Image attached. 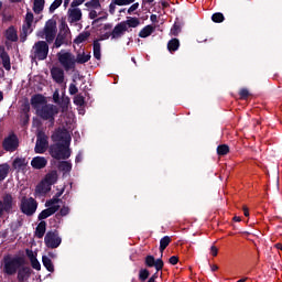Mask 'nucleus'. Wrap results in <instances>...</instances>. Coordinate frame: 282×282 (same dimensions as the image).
<instances>
[{
    "label": "nucleus",
    "instance_id": "f257e3e1",
    "mask_svg": "<svg viewBox=\"0 0 282 282\" xmlns=\"http://www.w3.org/2000/svg\"><path fill=\"white\" fill-rule=\"evenodd\" d=\"M22 265H25V258L7 254L2 258L1 261L2 274H6L7 276H14V274H17L19 271V268Z\"/></svg>",
    "mask_w": 282,
    "mask_h": 282
},
{
    "label": "nucleus",
    "instance_id": "f03ea898",
    "mask_svg": "<svg viewBox=\"0 0 282 282\" xmlns=\"http://www.w3.org/2000/svg\"><path fill=\"white\" fill-rule=\"evenodd\" d=\"M48 153L54 160H69L72 156V150L67 143L51 144Z\"/></svg>",
    "mask_w": 282,
    "mask_h": 282
},
{
    "label": "nucleus",
    "instance_id": "7ed1b4c3",
    "mask_svg": "<svg viewBox=\"0 0 282 282\" xmlns=\"http://www.w3.org/2000/svg\"><path fill=\"white\" fill-rule=\"evenodd\" d=\"M50 54V45L45 41H37L33 45L31 59L32 61H45Z\"/></svg>",
    "mask_w": 282,
    "mask_h": 282
},
{
    "label": "nucleus",
    "instance_id": "20e7f679",
    "mask_svg": "<svg viewBox=\"0 0 282 282\" xmlns=\"http://www.w3.org/2000/svg\"><path fill=\"white\" fill-rule=\"evenodd\" d=\"M32 23H34V13L31 11H28L25 14L24 22L22 24V28L20 30V41L21 43H25L28 41V36L34 32V28L32 26Z\"/></svg>",
    "mask_w": 282,
    "mask_h": 282
},
{
    "label": "nucleus",
    "instance_id": "39448f33",
    "mask_svg": "<svg viewBox=\"0 0 282 282\" xmlns=\"http://www.w3.org/2000/svg\"><path fill=\"white\" fill-rule=\"evenodd\" d=\"M57 61L64 67V72H74L76 69V56L70 52L57 53Z\"/></svg>",
    "mask_w": 282,
    "mask_h": 282
},
{
    "label": "nucleus",
    "instance_id": "423d86ee",
    "mask_svg": "<svg viewBox=\"0 0 282 282\" xmlns=\"http://www.w3.org/2000/svg\"><path fill=\"white\" fill-rule=\"evenodd\" d=\"M36 208H39V203L34 197L28 198L26 196H23L21 198L20 210L23 215H26V217H32V215L36 213Z\"/></svg>",
    "mask_w": 282,
    "mask_h": 282
},
{
    "label": "nucleus",
    "instance_id": "0eeeda50",
    "mask_svg": "<svg viewBox=\"0 0 282 282\" xmlns=\"http://www.w3.org/2000/svg\"><path fill=\"white\" fill-rule=\"evenodd\" d=\"M36 113L42 120H48L51 124H54V117L58 113V107L52 104H45L36 110Z\"/></svg>",
    "mask_w": 282,
    "mask_h": 282
},
{
    "label": "nucleus",
    "instance_id": "6e6552de",
    "mask_svg": "<svg viewBox=\"0 0 282 282\" xmlns=\"http://www.w3.org/2000/svg\"><path fill=\"white\" fill-rule=\"evenodd\" d=\"M44 243L46 248H50L51 250H55V248H58L61 243H63V238L58 236V230H50L46 232L44 237Z\"/></svg>",
    "mask_w": 282,
    "mask_h": 282
},
{
    "label": "nucleus",
    "instance_id": "1a4fd4ad",
    "mask_svg": "<svg viewBox=\"0 0 282 282\" xmlns=\"http://www.w3.org/2000/svg\"><path fill=\"white\" fill-rule=\"evenodd\" d=\"M37 36H45L47 43H54V39H56V20H48L45 23L44 31L40 32Z\"/></svg>",
    "mask_w": 282,
    "mask_h": 282
},
{
    "label": "nucleus",
    "instance_id": "9d476101",
    "mask_svg": "<svg viewBox=\"0 0 282 282\" xmlns=\"http://www.w3.org/2000/svg\"><path fill=\"white\" fill-rule=\"evenodd\" d=\"M51 140L56 143L72 144V134L65 128H58L51 135Z\"/></svg>",
    "mask_w": 282,
    "mask_h": 282
},
{
    "label": "nucleus",
    "instance_id": "9b49d317",
    "mask_svg": "<svg viewBox=\"0 0 282 282\" xmlns=\"http://www.w3.org/2000/svg\"><path fill=\"white\" fill-rule=\"evenodd\" d=\"M48 140H50V138L47 137V134H45V132L39 131L36 133V142H35L34 152L40 153V154L45 153V151H47V148L50 147Z\"/></svg>",
    "mask_w": 282,
    "mask_h": 282
},
{
    "label": "nucleus",
    "instance_id": "f8f14e48",
    "mask_svg": "<svg viewBox=\"0 0 282 282\" xmlns=\"http://www.w3.org/2000/svg\"><path fill=\"white\" fill-rule=\"evenodd\" d=\"M2 149L9 153H14L19 149V137L11 133L2 141Z\"/></svg>",
    "mask_w": 282,
    "mask_h": 282
},
{
    "label": "nucleus",
    "instance_id": "ddd939ff",
    "mask_svg": "<svg viewBox=\"0 0 282 282\" xmlns=\"http://www.w3.org/2000/svg\"><path fill=\"white\" fill-rule=\"evenodd\" d=\"M144 265L145 268H155L156 272H160L164 269V260L162 258L155 260V257L149 254L144 258Z\"/></svg>",
    "mask_w": 282,
    "mask_h": 282
},
{
    "label": "nucleus",
    "instance_id": "4468645a",
    "mask_svg": "<svg viewBox=\"0 0 282 282\" xmlns=\"http://www.w3.org/2000/svg\"><path fill=\"white\" fill-rule=\"evenodd\" d=\"M32 272H34L32 270V268L23 264L17 271V281L18 282H28V281H30V278L32 276Z\"/></svg>",
    "mask_w": 282,
    "mask_h": 282
},
{
    "label": "nucleus",
    "instance_id": "2eb2a0df",
    "mask_svg": "<svg viewBox=\"0 0 282 282\" xmlns=\"http://www.w3.org/2000/svg\"><path fill=\"white\" fill-rule=\"evenodd\" d=\"M51 76L57 85H63V83H65V70L58 66H53L51 68Z\"/></svg>",
    "mask_w": 282,
    "mask_h": 282
},
{
    "label": "nucleus",
    "instance_id": "dca6fc26",
    "mask_svg": "<svg viewBox=\"0 0 282 282\" xmlns=\"http://www.w3.org/2000/svg\"><path fill=\"white\" fill-rule=\"evenodd\" d=\"M124 32H129V29L124 25L123 22H119L111 31V39H122V36H124Z\"/></svg>",
    "mask_w": 282,
    "mask_h": 282
},
{
    "label": "nucleus",
    "instance_id": "f3484780",
    "mask_svg": "<svg viewBox=\"0 0 282 282\" xmlns=\"http://www.w3.org/2000/svg\"><path fill=\"white\" fill-rule=\"evenodd\" d=\"M59 209H61V206L55 205L42 210L37 216L39 221H43V219H47V217H52V215H55V213H58Z\"/></svg>",
    "mask_w": 282,
    "mask_h": 282
},
{
    "label": "nucleus",
    "instance_id": "a211bd4d",
    "mask_svg": "<svg viewBox=\"0 0 282 282\" xmlns=\"http://www.w3.org/2000/svg\"><path fill=\"white\" fill-rule=\"evenodd\" d=\"M41 105H47V99H45V96L41 94L32 96L31 106L33 107V109H36V111H39V109H41Z\"/></svg>",
    "mask_w": 282,
    "mask_h": 282
},
{
    "label": "nucleus",
    "instance_id": "6ab92c4d",
    "mask_svg": "<svg viewBox=\"0 0 282 282\" xmlns=\"http://www.w3.org/2000/svg\"><path fill=\"white\" fill-rule=\"evenodd\" d=\"M12 167L18 172V173H23L25 169H28V160L25 158H15L12 162Z\"/></svg>",
    "mask_w": 282,
    "mask_h": 282
},
{
    "label": "nucleus",
    "instance_id": "aec40b11",
    "mask_svg": "<svg viewBox=\"0 0 282 282\" xmlns=\"http://www.w3.org/2000/svg\"><path fill=\"white\" fill-rule=\"evenodd\" d=\"M31 166L36 171H41V169H45L47 166V159L44 156H34L31 161Z\"/></svg>",
    "mask_w": 282,
    "mask_h": 282
},
{
    "label": "nucleus",
    "instance_id": "412c9836",
    "mask_svg": "<svg viewBox=\"0 0 282 282\" xmlns=\"http://www.w3.org/2000/svg\"><path fill=\"white\" fill-rule=\"evenodd\" d=\"M50 191H52V186L44 180H42L35 187V193L42 197L50 193Z\"/></svg>",
    "mask_w": 282,
    "mask_h": 282
},
{
    "label": "nucleus",
    "instance_id": "4be33fe9",
    "mask_svg": "<svg viewBox=\"0 0 282 282\" xmlns=\"http://www.w3.org/2000/svg\"><path fill=\"white\" fill-rule=\"evenodd\" d=\"M4 36L7 41H11V43H17V41H19V33L17 31V28H14V25H11L6 30Z\"/></svg>",
    "mask_w": 282,
    "mask_h": 282
},
{
    "label": "nucleus",
    "instance_id": "5701e85b",
    "mask_svg": "<svg viewBox=\"0 0 282 282\" xmlns=\"http://www.w3.org/2000/svg\"><path fill=\"white\" fill-rule=\"evenodd\" d=\"M2 208L4 209V213H12V194H6L2 198Z\"/></svg>",
    "mask_w": 282,
    "mask_h": 282
},
{
    "label": "nucleus",
    "instance_id": "b1692460",
    "mask_svg": "<svg viewBox=\"0 0 282 282\" xmlns=\"http://www.w3.org/2000/svg\"><path fill=\"white\" fill-rule=\"evenodd\" d=\"M66 39H67V29H65L64 26L63 29L59 30V33L55 39L54 47H61V45H64Z\"/></svg>",
    "mask_w": 282,
    "mask_h": 282
},
{
    "label": "nucleus",
    "instance_id": "393cba45",
    "mask_svg": "<svg viewBox=\"0 0 282 282\" xmlns=\"http://www.w3.org/2000/svg\"><path fill=\"white\" fill-rule=\"evenodd\" d=\"M47 223H45V220H41L35 228V237H37V239H43V237H45Z\"/></svg>",
    "mask_w": 282,
    "mask_h": 282
},
{
    "label": "nucleus",
    "instance_id": "a878e982",
    "mask_svg": "<svg viewBox=\"0 0 282 282\" xmlns=\"http://www.w3.org/2000/svg\"><path fill=\"white\" fill-rule=\"evenodd\" d=\"M0 58L2 61V66L4 67V69L7 72H10V69H12V64L10 63V55L8 54V52H6V50L0 53Z\"/></svg>",
    "mask_w": 282,
    "mask_h": 282
},
{
    "label": "nucleus",
    "instance_id": "bb28decb",
    "mask_svg": "<svg viewBox=\"0 0 282 282\" xmlns=\"http://www.w3.org/2000/svg\"><path fill=\"white\" fill-rule=\"evenodd\" d=\"M69 18L73 23H78L83 19V11L79 8L69 10Z\"/></svg>",
    "mask_w": 282,
    "mask_h": 282
},
{
    "label": "nucleus",
    "instance_id": "cd10ccee",
    "mask_svg": "<svg viewBox=\"0 0 282 282\" xmlns=\"http://www.w3.org/2000/svg\"><path fill=\"white\" fill-rule=\"evenodd\" d=\"M93 54H94V58H96V61H100V58H102L101 45L98 40H95L93 42Z\"/></svg>",
    "mask_w": 282,
    "mask_h": 282
},
{
    "label": "nucleus",
    "instance_id": "c85d7f7f",
    "mask_svg": "<svg viewBox=\"0 0 282 282\" xmlns=\"http://www.w3.org/2000/svg\"><path fill=\"white\" fill-rule=\"evenodd\" d=\"M155 32V26L149 24L145 25L140 32H139V36L140 39H147L149 36H151V34H153Z\"/></svg>",
    "mask_w": 282,
    "mask_h": 282
},
{
    "label": "nucleus",
    "instance_id": "c756f323",
    "mask_svg": "<svg viewBox=\"0 0 282 282\" xmlns=\"http://www.w3.org/2000/svg\"><path fill=\"white\" fill-rule=\"evenodd\" d=\"M44 181L46 184L53 186V184L58 181V173L56 171L48 172L45 175Z\"/></svg>",
    "mask_w": 282,
    "mask_h": 282
},
{
    "label": "nucleus",
    "instance_id": "7c9ffc66",
    "mask_svg": "<svg viewBox=\"0 0 282 282\" xmlns=\"http://www.w3.org/2000/svg\"><path fill=\"white\" fill-rule=\"evenodd\" d=\"M89 61H91V54H85V52H83L82 54H77L75 64L78 63V65H85V63H89Z\"/></svg>",
    "mask_w": 282,
    "mask_h": 282
},
{
    "label": "nucleus",
    "instance_id": "2f4dec72",
    "mask_svg": "<svg viewBox=\"0 0 282 282\" xmlns=\"http://www.w3.org/2000/svg\"><path fill=\"white\" fill-rule=\"evenodd\" d=\"M167 50L173 54V52H177L180 50V40L174 37L167 42Z\"/></svg>",
    "mask_w": 282,
    "mask_h": 282
},
{
    "label": "nucleus",
    "instance_id": "473e14b6",
    "mask_svg": "<svg viewBox=\"0 0 282 282\" xmlns=\"http://www.w3.org/2000/svg\"><path fill=\"white\" fill-rule=\"evenodd\" d=\"M123 25H126V28H138L140 25V19L138 18H133V17H129L126 21H122Z\"/></svg>",
    "mask_w": 282,
    "mask_h": 282
},
{
    "label": "nucleus",
    "instance_id": "72a5a7b5",
    "mask_svg": "<svg viewBox=\"0 0 282 282\" xmlns=\"http://www.w3.org/2000/svg\"><path fill=\"white\" fill-rule=\"evenodd\" d=\"M91 36V33L89 31H84L78 34V36L74 40L75 45H80V43H85L87 39Z\"/></svg>",
    "mask_w": 282,
    "mask_h": 282
},
{
    "label": "nucleus",
    "instance_id": "f704fd0d",
    "mask_svg": "<svg viewBox=\"0 0 282 282\" xmlns=\"http://www.w3.org/2000/svg\"><path fill=\"white\" fill-rule=\"evenodd\" d=\"M182 25H184V23H182L180 21V19H176V21L174 22V24L171 29L172 36H178L180 35V33L182 32Z\"/></svg>",
    "mask_w": 282,
    "mask_h": 282
},
{
    "label": "nucleus",
    "instance_id": "c9c22d12",
    "mask_svg": "<svg viewBox=\"0 0 282 282\" xmlns=\"http://www.w3.org/2000/svg\"><path fill=\"white\" fill-rule=\"evenodd\" d=\"M45 8V0H34L33 2V12L35 14H41Z\"/></svg>",
    "mask_w": 282,
    "mask_h": 282
},
{
    "label": "nucleus",
    "instance_id": "e433bc0d",
    "mask_svg": "<svg viewBox=\"0 0 282 282\" xmlns=\"http://www.w3.org/2000/svg\"><path fill=\"white\" fill-rule=\"evenodd\" d=\"M42 263L44 268H46L47 272H54V263L52 262V259H50V257L43 256Z\"/></svg>",
    "mask_w": 282,
    "mask_h": 282
},
{
    "label": "nucleus",
    "instance_id": "4c0bfd02",
    "mask_svg": "<svg viewBox=\"0 0 282 282\" xmlns=\"http://www.w3.org/2000/svg\"><path fill=\"white\" fill-rule=\"evenodd\" d=\"M170 245H171V237L164 236L163 238H161V240H160L161 257H162V254H164V249L169 248Z\"/></svg>",
    "mask_w": 282,
    "mask_h": 282
},
{
    "label": "nucleus",
    "instance_id": "58836bf2",
    "mask_svg": "<svg viewBox=\"0 0 282 282\" xmlns=\"http://www.w3.org/2000/svg\"><path fill=\"white\" fill-rule=\"evenodd\" d=\"M8 173H10V165L8 163L0 164V182L8 177Z\"/></svg>",
    "mask_w": 282,
    "mask_h": 282
},
{
    "label": "nucleus",
    "instance_id": "ea45409f",
    "mask_svg": "<svg viewBox=\"0 0 282 282\" xmlns=\"http://www.w3.org/2000/svg\"><path fill=\"white\" fill-rule=\"evenodd\" d=\"M230 153V147L228 144H220L217 147V154L220 156L228 155Z\"/></svg>",
    "mask_w": 282,
    "mask_h": 282
},
{
    "label": "nucleus",
    "instance_id": "a19ab883",
    "mask_svg": "<svg viewBox=\"0 0 282 282\" xmlns=\"http://www.w3.org/2000/svg\"><path fill=\"white\" fill-rule=\"evenodd\" d=\"M58 169L64 173H69L72 171V163H69L68 161H62L58 164Z\"/></svg>",
    "mask_w": 282,
    "mask_h": 282
},
{
    "label": "nucleus",
    "instance_id": "79ce46f5",
    "mask_svg": "<svg viewBox=\"0 0 282 282\" xmlns=\"http://www.w3.org/2000/svg\"><path fill=\"white\" fill-rule=\"evenodd\" d=\"M225 19L226 18L221 12H217L212 15V21H214V23H224Z\"/></svg>",
    "mask_w": 282,
    "mask_h": 282
},
{
    "label": "nucleus",
    "instance_id": "37998d69",
    "mask_svg": "<svg viewBox=\"0 0 282 282\" xmlns=\"http://www.w3.org/2000/svg\"><path fill=\"white\" fill-rule=\"evenodd\" d=\"M151 275V273L148 271V269H141L139 271V281H147V279H149V276Z\"/></svg>",
    "mask_w": 282,
    "mask_h": 282
},
{
    "label": "nucleus",
    "instance_id": "c03bdc74",
    "mask_svg": "<svg viewBox=\"0 0 282 282\" xmlns=\"http://www.w3.org/2000/svg\"><path fill=\"white\" fill-rule=\"evenodd\" d=\"M69 215V208L67 206H63L59 209V213L55 215L56 219H61V217H67Z\"/></svg>",
    "mask_w": 282,
    "mask_h": 282
},
{
    "label": "nucleus",
    "instance_id": "a18cd8bd",
    "mask_svg": "<svg viewBox=\"0 0 282 282\" xmlns=\"http://www.w3.org/2000/svg\"><path fill=\"white\" fill-rule=\"evenodd\" d=\"M239 97L240 100H248V98L250 97V90H248V88H241L239 90Z\"/></svg>",
    "mask_w": 282,
    "mask_h": 282
},
{
    "label": "nucleus",
    "instance_id": "49530a36",
    "mask_svg": "<svg viewBox=\"0 0 282 282\" xmlns=\"http://www.w3.org/2000/svg\"><path fill=\"white\" fill-rule=\"evenodd\" d=\"M74 105H77V107H83V105H85V97L83 95H76L74 98Z\"/></svg>",
    "mask_w": 282,
    "mask_h": 282
},
{
    "label": "nucleus",
    "instance_id": "de8ad7c7",
    "mask_svg": "<svg viewBox=\"0 0 282 282\" xmlns=\"http://www.w3.org/2000/svg\"><path fill=\"white\" fill-rule=\"evenodd\" d=\"M63 6V0H54L53 3L50 6V12H54L55 10H58Z\"/></svg>",
    "mask_w": 282,
    "mask_h": 282
},
{
    "label": "nucleus",
    "instance_id": "09e8293b",
    "mask_svg": "<svg viewBox=\"0 0 282 282\" xmlns=\"http://www.w3.org/2000/svg\"><path fill=\"white\" fill-rule=\"evenodd\" d=\"M59 202H61V198H57L56 196H54L52 199L46 200L45 206L47 208H52V206H56L54 204H59Z\"/></svg>",
    "mask_w": 282,
    "mask_h": 282
},
{
    "label": "nucleus",
    "instance_id": "8fccbe9b",
    "mask_svg": "<svg viewBox=\"0 0 282 282\" xmlns=\"http://www.w3.org/2000/svg\"><path fill=\"white\" fill-rule=\"evenodd\" d=\"M86 6L98 10V8H100V0H90Z\"/></svg>",
    "mask_w": 282,
    "mask_h": 282
},
{
    "label": "nucleus",
    "instance_id": "3c124183",
    "mask_svg": "<svg viewBox=\"0 0 282 282\" xmlns=\"http://www.w3.org/2000/svg\"><path fill=\"white\" fill-rule=\"evenodd\" d=\"M117 6H131V3H135V0H115Z\"/></svg>",
    "mask_w": 282,
    "mask_h": 282
},
{
    "label": "nucleus",
    "instance_id": "603ef678",
    "mask_svg": "<svg viewBox=\"0 0 282 282\" xmlns=\"http://www.w3.org/2000/svg\"><path fill=\"white\" fill-rule=\"evenodd\" d=\"M31 267L33 270L41 271V262H39V259L35 258V260H31Z\"/></svg>",
    "mask_w": 282,
    "mask_h": 282
},
{
    "label": "nucleus",
    "instance_id": "864d4df0",
    "mask_svg": "<svg viewBox=\"0 0 282 282\" xmlns=\"http://www.w3.org/2000/svg\"><path fill=\"white\" fill-rule=\"evenodd\" d=\"M68 91L70 94V96H76V94H78V87H76V84H70Z\"/></svg>",
    "mask_w": 282,
    "mask_h": 282
},
{
    "label": "nucleus",
    "instance_id": "5fc2aeb1",
    "mask_svg": "<svg viewBox=\"0 0 282 282\" xmlns=\"http://www.w3.org/2000/svg\"><path fill=\"white\" fill-rule=\"evenodd\" d=\"M25 254L30 261H34L36 259V254H34V251L26 249Z\"/></svg>",
    "mask_w": 282,
    "mask_h": 282
},
{
    "label": "nucleus",
    "instance_id": "6e6d98bb",
    "mask_svg": "<svg viewBox=\"0 0 282 282\" xmlns=\"http://www.w3.org/2000/svg\"><path fill=\"white\" fill-rule=\"evenodd\" d=\"M21 122H22V127H28V124H30V115L28 112H25Z\"/></svg>",
    "mask_w": 282,
    "mask_h": 282
},
{
    "label": "nucleus",
    "instance_id": "4d7b16f0",
    "mask_svg": "<svg viewBox=\"0 0 282 282\" xmlns=\"http://www.w3.org/2000/svg\"><path fill=\"white\" fill-rule=\"evenodd\" d=\"M138 8H140V3H138V2L133 3V4L128 9V14H133V12H135V10H138Z\"/></svg>",
    "mask_w": 282,
    "mask_h": 282
},
{
    "label": "nucleus",
    "instance_id": "13d9d810",
    "mask_svg": "<svg viewBox=\"0 0 282 282\" xmlns=\"http://www.w3.org/2000/svg\"><path fill=\"white\" fill-rule=\"evenodd\" d=\"M118 4L116 3V0H112L111 3L109 4V13L110 14H116V7Z\"/></svg>",
    "mask_w": 282,
    "mask_h": 282
},
{
    "label": "nucleus",
    "instance_id": "bf43d9fd",
    "mask_svg": "<svg viewBox=\"0 0 282 282\" xmlns=\"http://www.w3.org/2000/svg\"><path fill=\"white\" fill-rule=\"evenodd\" d=\"M169 263H171V265H177V263H180V258L177 256H172L169 259Z\"/></svg>",
    "mask_w": 282,
    "mask_h": 282
},
{
    "label": "nucleus",
    "instance_id": "052dcab7",
    "mask_svg": "<svg viewBox=\"0 0 282 282\" xmlns=\"http://www.w3.org/2000/svg\"><path fill=\"white\" fill-rule=\"evenodd\" d=\"M85 3V0H73L70 6L72 8H78V6H83Z\"/></svg>",
    "mask_w": 282,
    "mask_h": 282
},
{
    "label": "nucleus",
    "instance_id": "680f3d73",
    "mask_svg": "<svg viewBox=\"0 0 282 282\" xmlns=\"http://www.w3.org/2000/svg\"><path fill=\"white\" fill-rule=\"evenodd\" d=\"M53 100L56 105H61V95L58 94V90H56L54 94H53Z\"/></svg>",
    "mask_w": 282,
    "mask_h": 282
},
{
    "label": "nucleus",
    "instance_id": "e2e57ef3",
    "mask_svg": "<svg viewBox=\"0 0 282 282\" xmlns=\"http://www.w3.org/2000/svg\"><path fill=\"white\" fill-rule=\"evenodd\" d=\"M109 37H111V32L104 33L98 41H107Z\"/></svg>",
    "mask_w": 282,
    "mask_h": 282
},
{
    "label": "nucleus",
    "instance_id": "0e129e2a",
    "mask_svg": "<svg viewBox=\"0 0 282 282\" xmlns=\"http://www.w3.org/2000/svg\"><path fill=\"white\" fill-rule=\"evenodd\" d=\"M210 250H212L213 257H217V254H218V252H219V250L217 249V247L212 246Z\"/></svg>",
    "mask_w": 282,
    "mask_h": 282
},
{
    "label": "nucleus",
    "instance_id": "69168bd1",
    "mask_svg": "<svg viewBox=\"0 0 282 282\" xmlns=\"http://www.w3.org/2000/svg\"><path fill=\"white\" fill-rule=\"evenodd\" d=\"M100 21H107V15L95 19L93 23H100Z\"/></svg>",
    "mask_w": 282,
    "mask_h": 282
},
{
    "label": "nucleus",
    "instance_id": "338daca9",
    "mask_svg": "<svg viewBox=\"0 0 282 282\" xmlns=\"http://www.w3.org/2000/svg\"><path fill=\"white\" fill-rule=\"evenodd\" d=\"M96 17H98V12H96V10L89 12V19H96Z\"/></svg>",
    "mask_w": 282,
    "mask_h": 282
},
{
    "label": "nucleus",
    "instance_id": "774afa93",
    "mask_svg": "<svg viewBox=\"0 0 282 282\" xmlns=\"http://www.w3.org/2000/svg\"><path fill=\"white\" fill-rule=\"evenodd\" d=\"M21 227H23V218H19L17 220V228H21Z\"/></svg>",
    "mask_w": 282,
    "mask_h": 282
}]
</instances>
